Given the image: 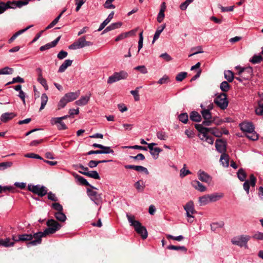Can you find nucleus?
<instances>
[{"instance_id": "f257e3e1", "label": "nucleus", "mask_w": 263, "mask_h": 263, "mask_svg": "<svg viewBox=\"0 0 263 263\" xmlns=\"http://www.w3.org/2000/svg\"><path fill=\"white\" fill-rule=\"evenodd\" d=\"M42 234L41 232H38L32 234H23L18 235V239L16 241H20L22 242L29 241L27 243V246H37L42 242Z\"/></svg>"}, {"instance_id": "f03ea898", "label": "nucleus", "mask_w": 263, "mask_h": 263, "mask_svg": "<svg viewBox=\"0 0 263 263\" xmlns=\"http://www.w3.org/2000/svg\"><path fill=\"white\" fill-rule=\"evenodd\" d=\"M126 217L130 226L134 227L136 232L141 236L143 239H146L147 237V232L146 228L142 226L139 221L135 219L134 216L127 213Z\"/></svg>"}, {"instance_id": "7ed1b4c3", "label": "nucleus", "mask_w": 263, "mask_h": 263, "mask_svg": "<svg viewBox=\"0 0 263 263\" xmlns=\"http://www.w3.org/2000/svg\"><path fill=\"white\" fill-rule=\"evenodd\" d=\"M241 130L246 133L248 138L253 141L257 140L258 135L254 130V126L251 122H243L239 124Z\"/></svg>"}, {"instance_id": "20e7f679", "label": "nucleus", "mask_w": 263, "mask_h": 263, "mask_svg": "<svg viewBox=\"0 0 263 263\" xmlns=\"http://www.w3.org/2000/svg\"><path fill=\"white\" fill-rule=\"evenodd\" d=\"M195 128L199 132L198 137L200 140L205 141L210 144H213L214 139L211 136L208 135V133H209L210 130H211V128L205 127L200 124H196Z\"/></svg>"}, {"instance_id": "39448f33", "label": "nucleus", "mask_w": 263, "mask_h": 263, "mask_svg": "<svg viewBox=\"0 0 263 263\" xmlns=\"http://www.w3.org/2000/svg\"><path fill=\"white\" fill-rule=\"evenodd\" d=\"M46 224L48 228H46L44 232H41L42 237H45L47 235L55 233L62 227L61 224L53 219H49L47 221Z\"/></svg>"}, {"instance_id": "423d86ee", "label": "nucleus", "mask_w": 263, "mask_h": 263, "mask_svg": "<svg viewBox=\"0 0 263 263\" xmlns=\"http://www.w3.org/2000/svg\"><path fill=\"white\" fill-rule=\"evenodd\" d=\"M93 45V43L86 41L85 36L79 38L76 42L69 46V49L76 50L82 48L86 46H90Z\"/></svg>"}, {"instance_id": "0eeeda50", "label": "nucleus", "mask_w": 263, "mask_h": 263, "mask_svg": "<svg viewBox=\"0 0 263 263\" xmlns=\"http://www.w3.org/2000/svg\"><path fill=\"white\" fill-rule=\"evenodd\" d=\"M250 239V236L247 235H242L233 238L231 242L233 245H237L240 247L248 248L247 243Z\"/></svg>"}, {"instance_id": "6e6552de", "label": "nucleus", "mask_w": 263, "mask_h": 263, "mask_svg": "<svg viewBox=\"0 0 263 263\" xmlns=\"http://www.w3.org/2000/svg\"><path fill=\"white\" fill-rule=\"evenodd\" d=\"M214 103L220 109H225L229 104L227 95L225 93H221L215 98Z\"/></svg>"}, {"instance_id": "1a4fd4ad", "label": "nucleus", "mask_w": 263, "mask_h": 263, "mask_svg": "<svg viewBox=\"0 0 263 263\" xmlns=\"http://www.w3.org/2000/svg\"><path fill=\"white\" fill-rule=\"evenodd\" d=\"M128 73L123 70L118 72H115L112 75L108 77L107 83L112 84L121 80L126 79L128 77Z\"/></svg>"}, {"instance_id": "9d476101", "label": "nucleus", "mask_w": 263, "mask_h": 263, "mask_svg": "<svg viewBox=\"0 0 263 263\" xmlns=\"http://www.w3.org/2000/svg\"><path fill=\"white\" fill-rule=\"evenodd\" d=\"M128 73L123 70L118 72H115L112 75L108 77L107 83L112 84L121 80L126 79L128 77Z\"/></svg>"}, {"instance_id": "9b49d317", "label": "nucleus", "mask_w": 263, "mask_h": 263, "mask_svg": "<svg viewBox=\"0 0 263 263\" xmlns=\"http://www.w3.org/2000/svg\"><path fill=\"white\" fill-rule=\"evenodd\" d=\"M128 73L123 70L118 72H115L112 75L108 77L107 83L112 84L121 80L126 79L128 77Z\"/></svg>"}, {"instance_id": "f8f14e48", "label": "nucleus", "mask_w": 263, "mask_h": 263, "mask_svg": "<svg viewBox=\"0 0 263 263\" xmlns=\"http://www.w3.org/2000/svg\"><path fill=\"white\" fill-rule=\"evenodd\" d=\"M28 190L41 197H43L47 194L46 187L40 185L29 184L28 185Z\"/></svg>"}, {"instance_id": "ddd939ff", "label": "nucleus", "mask_w": 263, "mask_h": 263, "mask_svg": "<svg viewBox=\"0 0 263 263\" xmlns=\"http://www.w3.org/2000/svg\"><path fill=\"white\" fill-rule=\"evenodd\" d=\"M183 208L186 211V216L189 218L188 221L192 222L193 220L191 218H194L193 214L196 212L195 210L194 202L192 201H190L185 204Z\"/></svg>"}, {"instance_id": "4468645a", "label": "nucleus", "mask_w": 263, "mask_h": 263, "mask_svg": "<svg viewBox=\"0 0 263 263\" xmlns=\"http://www.w3.org/2000/svg\"><path fill=\"white\" fill-rule=\"evenodd\" d=\"M87 194L90 199L98 204L101 200V195L98 192L90 189H87Z\"/></svg>"}, {"instance_id": "2eb2a0df", "label": "nucleus", "mask_w": 263, "mask_h": 263, "mask_svg": "<svg viewBox=\"0 0 263 263\" xmlns=\"http://www.w3.org/2000/svg\"><path fill=\"white\" fill-rule=\"evenodd\" d=\"M198 176L199 179L201 181L210 183L212 181V177L206 173L201 170L198 172Z\"/></svg>"}, {"instance_id": "dca6fc26", "label": "nucleus", "mask_w": 263, "mask_h": 263, "mask_svg": "<svg viewBox=\"0 0 263 263\" xmlns=\"http://www.w3.org/2000/svg\"><path fill=\"white\" fill-rule=\"evenodd\" d=\"M216 150L220 153H224L226 151V145L224 141L221 139H217L215 142Z\"/></svg>"}, {"instance_id": "f3484780", "label": "nucleus", "mask_w": 263, "mask_h": 263, "mask_svg": "<svg viewBox=\"0 0 263 263\" xmlns=\"http://www.w3.org/2000/svg\"><path fill=\"white\" fill-rule=\"evenodd\" d=\"M166 6L165 2H163L161 5V8L160 11L158 14L157 20L159 23H161L165 17V11L166 10Z\"/></svg>"}, {"instance_id": "a211bd4d", "label": "nucleus", "mask_w": 263, "mask_h": 263, "mask_svg": "<svg viewBox=\"0 0 263 263\" xmlns=\"http://www.w3.org/2000/svg\"><path fill=\"white\" fill-rule=\"evenodd\" d=\"M80 95L79 90L76 92H70L66 93L64 96L68 102L75 100Z\"/></svg>"}, {"instance_id": "6ab92c4d", "label": "nucleus", "mask_w": 263, "mask_h": 263, "mask_svg": "<svg viewBox=\"0 0 263 263\" xmlns=\"http://www.w3.org/2000/svg\"><path fill=\"white\" fill-rule=\"evenodd\" d=\"M90 96L91 94H89L88 96H82L79 100L75 102L76 104L79 106L86 105L90 100Z\"/></svg>"}, {"instance_id": "aec40b11", "label": "nucleus", "mask_w": 263, "mask_h": 263, "mask_svg": "<svg viewBox=\"0 0 263 263\" xmlns=\"http://www.w3.org/2000/svg\"><path fill=\"white\" fill-rule=\"evenodd\" d=\"M16 115L13 112H6L2 115L1 120L3 122H7L12 119Z\"/></svg>"}, {"instance_id": "412c9836", "label": "nucleus", "mask_w": 263, "mask_h": 263, "mask_svg": "<svg viewBox=\"0 0 263 263\" xmlns=\"http://www.w3.org/2000/svg\"><path fill=\"white\" fill-rule=\"evenodd\" d=\"M192 185L197 190L203 192L205 191L206 187L199 181L194 180L192 182Z\"/></svg>"}, {"instance_id": "4be33fe9", "label": "nucleus", "mask_w": 263, "mask_h": 263, "mask_svg": "<svg viewBox=\"0 0 263 263\" xmlns=\"http://www.w3.org/2000/svg\"><path fill=\"white\" fill-rule=\"evenodd\" d=\"M200 107L202 109V111H201V113L204 119H211L212 115L210 112V111H209L208 110H205V107L203 105V104H201Z\"/></svg>"}, {"instance_id": "5701e85b", "label": "nucleus", "mask_w": 263, "mask_h": 263, "mask_svg": "<svg viewBox=\"0 0 263 263\" xmlns=\"http://www.w3.org/2000/svg\"><path fill=\"white\" fill-rule=\"evenodd\" d=\"M210 202H215L223 197V194L221 193H213L209 195Z\"/></svg>"}, {"instance_id": "b1692460", "label": "nucleus", "mask_w": 263, "mask_h": 263, "mask_svg": "<svg viewBox=\"0 0 263 263\" xmlns=\"http://www.w3.org/2000/svg\"><path fill=\"white\" fill-rule=\"evenodd\" d=\"M72 61L70 60H66L60 66L58 72H64L68 67L71 65Z\"/></svg>"}, {"instance_id": "393cba45", "label": "nucleus", "mask_w": 263, "mask_h": 263, "mask_svg": "<svg viewBox=\"0 0 263 263\" xmlns=\"http://www.w3.org/2000/svg\"><path fill=\"white\" fill-rule=\"evenodd\" d=\"M220 162L224 167H228L229 165V156L225 153L222 154L220 157Z\"/></svg>"}, {"instance_id": "a878e982", "label": "nucleus", "mask_w": 263, "mask_h": 263, "mask_svg": "<svg viewBox=\"0 0 263 263\" xmlns=\"http://www.w3.org/2000/svg\"><path fill=\"white\" fill-rule=\"evenodd\" d=\"M32 26V25H30V26H29L28 27H27L26 28L23 29H22V30H20L19 31H18L17 32H16V33H15L12 36V37L8 41V42L9 43H11L12 42L14 41V40L18 36L20 35V34H21L22 33H24V32H25L26 31H27L28 29H29L30 27H31Z\"/></svg>"}, {"instance_id": "bb28decb", "label": "nucleus", "mask_w": 263, "mask_h": 263, "mask_svg": "<svg viewBox=\"0 0 263 263\" xmlns=\"http://www.w3.org/2000/svg\"><path fill=\"white\" fill-rule=\"evenodd\" d=\"M14 245V241H11V239L9 238L0 240V246H4L5 247H9L13 246Z\"/></svg>"}, {"instance_id": "cd10ccee", "label": "nucleus", "mask_w": 263, "mask_h": 263, "mask_svg": "<svg viewBox=\"0 0 263 263\" xmlns=\"http://www.w3.org/2000/svg\"><path fill=\"white\" fill-rule=\"evenodd\" d=\"M190 119L195 122H200L201 120V116L196 111H193L190 114Z\"/></svg>"}, {"instance_id": "c85d7f7f", "label": "nucleus", "mask_w": 263, "mask_h": 263, "mask_svg": "<svg viewBox=\"0 0 263 263\" xmlns=\"http://www.w3.org/2000/svg\"><path fill=\"white\" fill-rule=\"evenodd\" d=\"M8 9H12L10 1H8L7 3L0 2V14L3 13Z\"/></svg>"}, {"instance_id": "c756f323", "label": "nucleus", "mask_w": 263, "mask_h": 263, "mask_svg": "<svg viewBox=\"0 0 263 263\" xmlns=\"http://www.w3.org/2000/svg\"><path fill=\"white\" fill-rule=\"evenodd\" d=\"M82 174L95 179H100V177L98 173L96 171H91L88 172H82Z\"/></svg>"}, {"instance_id": "7c9ffc66", "label": "nucleus", "mask_w": 263, "mask_h": 263, "mask_svg": "<svg viewBox=\"0 0 263 263\" xmlns=\"http://www.w3.org/2000/svg\"><path fill=\"white\" fill-rule=\"evenodd\" d=\"M15 191V187L13 186H2L0 185V193H14Z\"/></svg>"}, {"instance_id": "2f4dec72", "label": "nucleus", "mask_w": 263, "mask_h": 263, "mask_svg": "<svg viewBox=\"0 0 263 263\" xmlns=\"http://www.w3.org/2000/svg\"><path fill=\"white\" fill-rule=\"evenodd\" d=\"M75 178L82 184V185H86V186H90L92 189H97L96 187H95L94 186H92L91 185H90L89 182L86 180V179H85L84 178H83V177L81 176H79L78 175H76L75 176Z\"/></svg>"}, {"instance_id": "473e14b6", "label": "nucleus", "mask_w": 263, "mask_h": 263, "mask_svg": "<svg viewBox=\"0 0 263 263\" xmlns=\"http://www.w3.org/2000/svg\"><path fill=\"white\" fill-rule=\"evenodd\" d=\"M48 100V96H47V95L46 93H43L42 94V96H41V107L40 108V111H41L42 110H43L47 103V101Z\"/></svg>"}, {"instance_id": "72a5a7b5", "label": "nucleus", "mask_w": 263, "mask_h": 263, "mask_svg": "<svg viewBox=\"0 0 263 263\" xmlns=\"http://www.w3.org/2000/svg\"><path fill=\"white\" fill-rule=\"evenodd\" d=\"M110 161H111V160H99V161L90 160L89 162L88 165L90 168H93V167H96L100 163H106V162H110Z\"/></svg>"}, {"instance_id": "f704fd0d", "label": "nucleus", "mask_w": 263, "mask_h": 263, "mask_svg": "<svg viewBox=\"0 0 263 263\" xmlns=\"http://www.w3.org/2000/svg\"><path fill=\"white\" fill-rule=\"evenodd\" d=\"M134 186L138 192H142L144 189L145 184L142 181L139 180L135 182Z\"/></svg>"}, {"instance_id": "c9c22d12", "label": "nucleus", "mask_w": 263, "mask_h": 263, "mask_svg": "<svg viewBox=\"0 0 263 263\" xmlns=\"http://www.w3.org/2000/svg\"><path fill=\"white\" fill-rule=\"evenodd\" d=\"M224 78L229 82H232L234 79V73L231 70H226L224 72Z\"/></svg>"}, {"instance_id": "e433bc0d", "label": "nucleus", "mask_w": 263, "mask_h": 263, "mask_svg": "<svg viewBox=\"0 0 263 263\" xmlns=\"http://www.w3.org/2000/svg\"><path fill=\"white\" fill-rule=\"evenodd\" d=\"M55 218L60 222H64L66 219V215L63 211L60 212H55L54 214Z\"/></svg>"}, {"instance_id": "4c0bfd02", "label": "nucleus", "mask_w": 263, "mask_h": 263, "mask_svg": "<svg viewBox=\"0 0 263 263\" xmlns=\"http://www.w3.org/2000/svg\"><path fill=\"white\" fill-rule=\"evenodd\" d=\"M199 202L201 205H204L207 204L210 202L209 195H204L199 197Z\"/></svg>"}, {"instance_id": "58836bf2", "label": "nucleus", "mask_w": 263, "mask_h": 263, "mask_svg": "<svg viewBox=\"0 0 263 263\" xmlns=\"http://www.w3.org/2000/svg\"><path fill=\"white\" fill-rule=\"evenodd\" d=\"M237 177L241 181H246V173L242 168H240L237 172Z\"/></svg>"}, {"instance_id": "ea45409f", "label": "nucleus", "mask_w": 263, "mask_h": 263, "mask_svg": "<svg viewBox=\"0 0 263 263\" xmlns=\"http://www.w3.org/2000/svg\"><path fill=\"white\" fill-rule=\"evenodd\" d=\"M162 151V150L159 147H155L153 150L150 151L149 152L153 157L155 159H156L158 158L159 153L161 152Z\"/></svg>"}, {"instance_id": "a19ab883", "label": "nucleus", "mask_w": 263, "mask_h": 263, "mask_svg": "<svg viewBox=\"0 0 263 263\" xmlns=\"http://www.w3.org/2000/svg\"><path fill=\"white\" fill-rule=\"evenodd\" d=\"M167 248L171 250H181L184 251V252H186L187 251V249L184 246L170 245L167 247Z\"/></svg>"}, {"instance_id": "79ce46f5", "label": "nucleus", "mask_w": 263, "mask_h": 263, "mask_svg": "<svg viewBox=\"0 0 263 263\" xmlns=\"http://www.w3.org/2000/svg\"><path fill=\"white\" fill-rule=\"evenodd\" d=\"M263 60V58L260 55H254L250 61L253 64H257Z\"/></svg>"}, {"instance_id": "37998d69", "label": "nucleus", "mask_w": 263, "mask_h": 263, "mask_svg": "<svg viewBox=\"0 0 263 263\" xmlns=\"http://www.w3.org/2000/svg\"><path fill=\"white\" fill-rule=\"evenodd\" d=\"M68 103V102L67 101L66 99L65 98L64 96H63L58 103V109L60 110L61 108H64Z\"/></svg>"}, {"instance_id": "c03bdc74", "label": "nucleus", "mask_w": 263, "mask_h": 263, "mask_svg": "<svg viewBox=\"0 0 263 263\" xmlns=\"http://www.w3.org/2000/svg\"><path fill=\"white\" fill-rule=\"evenodd\" d=\"M13 70L12 68L9 67H5L0 69V74H11L13 73Z\"/></svg>"}, {"instance_id": "a18cd8bd", "label": "nucleus", "mask_w": 263, "mask_h": 263, "mask_svg": "<svg viewBox=\"0 0 263 263\" xmlns=\"http://www.w3.org/2000/svg\"><path fill=\"white\" fill-rule=\"evenodd\" d=\"M191 50L193 52L192 54H191L189 55V57H192L193 55L200 53H203V49L202 47L201 46H199L194 48H193L191 49Z\"/></svg>"}, {"instance_id": "49530a36", "label": "nucleus", "mask_w": 263, "mask_h": 263, "mask_svg": "<svg viewBox=\"0 0 263 263\" xmlns=\"http://www.w3.org/2000/svg\"><path fill=\"white\" fill-rule=\"evenodd\" d=\"M220 88L222 91L227 92L230 89V85L228 82L223 81L220 84Z\"/></svg>"}, {"instance_id": "de8ad7c7", "label": "nucleus", "mask_w": 263, "mask_h": 263, "mask_svg": "<svg viewBox=\"0 0 263 263\" xmlns=\"http://www.w3.org/2000/svg\"><path fill=\"white\" fill-rule=\"evenodd\" d=\"M178 119L183 123H186L188 121L189 117L187 113H182L178 116Z\"/></svg>"}, {"instance_id": "09e8293b", "label": "nucleus", "mask_w": 263, "mask_h": 263, "mask_svg": "<svg viewBox=\"0 0 263 263\" xmlns=\"http://www.w3.org/2000/svg\"><path fill=\"white\" fill-rule=\"evenodd\" d=\"M252 238L257 240H263V233L258 231L254 233Z\"/></svg>"}, {"instance_id": "8fccbe9b", "label": "nucleus", "mask_w": 263, "mask_h": 263, "mask_svg": "<svg viewBox=\"0 0 263 263\" xmlns=\"http://www.w3.org/2000/svg\"><path fill=\"white\" fill-rule=\"evenodd\" d=\"M37 81L44 87L45 90L48 89V86L47 83V81L43 76L38 77Z\"/></svg>"}, {"instance_id": "3c124183", "label": "nucleus", "mask_w": 263, "mask_h": 263, "mask_svg": "<svg viewBox=\"0 0 263 263\" xmlns=\"http://www.w3.org/2000/svg\"><path fill=\"white\" fill-rule=\"evenodd\" d=\"M187 76V72H181L178 73L176 76V80L178 82H181Z\"/></svg>"}, {"instance_id": "603ef678", "label": "nucleus", "mask_w": 263, "mask_h": 263, "mask_svg": "<svg viewBox=\"0 0 263 263\" xmlns=\"http://www.w3.org/2000/svg\"><path fill=\"white\" fill-rule=\"evenodd\" d=\"M115 0H106L103 5L104 7L108 9H115L116 7L115 6L112 4V3Z\"/></svg>"}, {"instance_id": "864d4df0", "label": "nucleus", "mask_w": 263, "mask_h": 263, "mask_svg": "<svg viewBox=\"0 0 263 263\" xmlns=\"http://www.w3.org/2000/svg\"><path fill=\"white\" fill-rule=\"evenodd\" d=\"M101 152V154H114V151L109 146H103V147L101 149H100Z\"/></svg>"}, {"instance_id": "5fc2aeb1", "label": "nucleus", "mask_w": 263, "mask_h": 263, "mask_svg": "<svg viewBox=\"0 0 263 263\" xmlns=\"http://www.w3.org/2000/svg\"><path fill=\"white\" fill-rule=\"evenodd\" d=\"M157 138L161 140H166L168 136L165 132L160 131L157 133Z\"/></svg>"}, {"instance_id": "6e6d98bb", "label": "nucleus", "mask_w": 263, "mask_h": 263, "mask_svg": "<svg viewBox=\"0 0 263 263\" xmlns=\"http://www.w3.org/2000/svg\"><path fill=\"white\" fill-rule=\"evenodd\" d=\"M223 226L224 223L223 222H214L211 224V228L212 231H215L217 228H222Z\"/></svg>"}, {"instance_id": "4d7b16f0", "label": "nucleus", "mask_w": 263, "mask_h": 263, "mask_svg": "<svg viewBox=\"0 0 263 263\" xmlns=\"http://www.w3.org/2000/svg\"><path fill=\"white\" fill-rule=\"evenodd\" d=\"M13 164L12 162H5L0 163V170H4L10 167Z\"/></svg>"}, {"instance_id": "13d9d810", "label": "nucleus", "mask_w": 263, "mask_h": 263, "mask_svg": "<svg viewBox=\"0 0 263 263\" xmlns=\"http://www.w3.org/2000/svg\"><path fill=\"white\" fill-rule=\"evenodd\" d=\"M141 87H137L135 90H131L130 93L134 96V99L136 101L139 100L140 97L138 93V90Z\"/></svg>"}, {"instance_id": "bf43d9fd", "label": "nucleus", "mask_w": 263, "mask_h": 263, "mask_svg": "<svg viewBox=\"0 0 263 263\" xmlns=\"http://www.w3.org/2000/svg\"><path fill=\"white\" fill-rule=\"evenodd\" d=\"M62 16V14H60L47 27L46 29H49L55 26L59 22Z\"/></svg>"}, {"instance_id": "052dcab7", "label": "nucleus", "mask_w": 263, "mask_h": 263, "mask_svg": "<svg viewBox=\"0 0 263 263\" xmlns=\"http://www.w3.org/2000/svg\"><path fill=\"white\" fill-rule=\"evenodd\" d=\"M168 82H170V79L169 77L166 75L163 76V77L160 79L157 82V83L160 85L167 84Z\"/></svg>"}, {"instance_id": "680f3d73", "label": "nucleus", "mask_w": 263, "mask_h": 263, "mask_svg": "<svg viewBox=\"0 0 263 263\" xmlns=\"http://www.w3.org/2000/svg\"><path fill=\"white\" fill-rule=\"evenodd\" d=\"M135 70L139 71L141 73L146 74L147 73V69L144 65L138 66L134 68Z\"/></svg>"}, {"instance_id": "e2e57ef3", "label": "nucleus", "mask_w": 263, "mask_h": 263, "mask_svg": "<svg viewBox=\"0 0 263 263\" xmlns=\"http://www.w3.org/2000/svg\"><path fill=\"white\" fill-rule=\"evenodd\" d=\"M52 208L55 210L57 211V212H62L63 210L62 205L59 203L57 202L52 203Z\"/></svg>"}, {"instance_id": "0e129e2a", "label": "nucleus", "mask_w": 263, "mask_h": 263, "mask_svg": "<svg viewBox=\"0 0 263 263\" xmlns=\"http://www.w3.org/2000/svg\"><path fill=\"white\" fill-rule=\"evenodd\" d=\"M235 69L237 70H239L238 74L240 76L242 72H248L250 74L251 73L252 71L251 69H246L244 68L241 67L240 66H237L235 67Z\"/></svg>"}, {"instance_id": "69168bd1", "label": "nucleus", "mask_w": 263, "mask_h": 263, "mask_svg": "<svg viewBox=\"0 0 263 263\" xmlns=\"http://www.w3.org/2000/svg\"><path fill=\"white\" fill-rule=\"evenodd\" d=\"M162 31L163 30L160 28V27H159L157 29L154 35L153 43H154L159 37V36Z\"/></svg>"}, {"instance_id": "338daca9", "label": "nucleus", "mask_w": 263, "mask_h": 263, "mask_svg": "<svg viewBox=\"0 0 263 263\" xmlns=\"http://www.w3.org/2000/svg\"><path fill=\"white\" fill-rule=\"evenodd\" d=\"M135 171L141 172H143L145 173L146 174H148V171L146 167L142 166L136 165Z\"/></svg>"}, {"instance_id": "774afa93", "label": "nucleus", "mask_w": 263, "mask_h": 263, "mask_svg": "<svg viewBox=\"0 0 263 263\" xmlns=\"http://www.w3.org/2000/svg\"><path fill=\"white\" fill-rule=\"evenodd\" d=\"M68 55V53L66 51H65L64 50H61L59 52L58 54V58L60 60H62L66 58Z\"/></svg>"}]
</instances>
